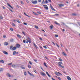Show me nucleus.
Instances as JSON below:
<instances>
[{"label": "nucleus", "instance_id": "61", "mask_svg": "<svg viewBox=\"0 0 80 80\" xmlns=\"http://www.w3.org/2000/svg\"><path fill=\"white\" fill-rule=\"evenodd\" d=\"M7 5L8 6H9H9L10 5V4L8 3H7Z\"/></svg>", "mask_w": 80, "mask_h": 80}, {"label": "nucleus", "instance_id": "39", "mask_svg": "<svg viewBox=\"0 0 80 80\" xmlns=\"http://www.w3.org/2000/svg\"><path fill=\"white\" fill-rule=\"evenodd\" d=\"M10 30L11 31H13V29L12 28H10Z\"/></svg>", "mask_w": 80, "mask_h": 80}, {"label": "nucleus", "instance_id": "30", "mask_svg": "<svg viewBox=\"0 0 80 80\" xmlns=\"http://www.w3.org/2000/svg\"><path fill=\"white\" fill-rule=\"evenodd\" d=\"M28 39L29 41H31V39L29 37H28Z\"/></svg>", "mask_w": 80, "mask_h": 80}, {"label": "nucleus", "instance_id": "21", "mask_svg": "<svg viewBox=\"0 0 80 80\" xmlns=\"http://www.w3.org/2000/svg\"><path fill=\"white\" fill-rule=\"evenodd\" d=\"M10 42H13V39H11L10 40Z\"/></svg>", "mask_w": 80, "mask_h": 80}, {"label": "nucleus", "instance_id": "52", "mask_svg": "<svg viewBox=\"0 0 80 80\" xmlns=\"http://www.w3.org/2000/svg\"><path fill=\"white\" fill-rule=\"evenodd\" d=\"M58 79L59 80H61V78H60L59 77H58Z\"/></svg>", "mask_w": 80, "mask_h": 80}, {"label": "nucleus", "instance_id": "45", "mask_svg": "<svg viewBox=\"0 0 80 80\" xmlns=\"http://www.w3.org/2000/svg\"><path fill=\"white\" fill-rule=\"evenodd\" d=\"M59 60L60 61H63L62 59L61 58H59Z\"/></svg>", "mask_w": 80, "mask_h": 80}, {"label": "nucleus", "instance_id": "63", "mask_svg": "<svg viewBox=\"0 0 80 80\" xmlns=\"http://www.w3.org/2000/svg\"><path fill=\"white\" fill-rule=\"evenodd\" d=\"M34 72H35V73H37V71H36V70H34Z\"/></svg>", "mask_w": 80, "mask_h": 80}, {"label": "nucleus", "instance_id": "64", "mask_svg": "<svg viewBox=\"0 0 80 80\" xmlns=\"http://www.w3.org/2000/svg\"><path fill=\"white\" fill-rule=\"evenodd\" d=\"M43 7H47V5H43Z\"/></svg>", "mask_w": 80, "mask_h": 80}, {"label": "nucleus", "instance_id": "15", "mask_svg": "<svg viewBox=\"0 0 80 80\" xmlns=\"http://www.w3.org/2000/svg\"><path fill=\"white\" fill-rule=\"evenodd\" d=\"M17 36L18 38H21V36L19 34H17Z\"/></svg>", "mask_w": 80, "mask_h": 80}, {"label": "nucleus", "instance_id": "55", "mask_svg": "<svg viewBox=\"0 0 80 80\" xmlns=\"http://www.w3.org/2000/svg\"><path fill=\"white\" fill-rule=\"evenodd\" d=\"M56 45L57 46V47H59V46H58V44H57V43H56Z\"/></svg>", "mask_w": 80, "mask_h": 80}, {"label": "nucleus", "instance_id": "9", "mask_svg": "<svg viewBox=\"0 0 80 80\" xmlns=\"http://www.w3.org/2000/svg\"><path fill=\"white\" fill-rule=\"evenodd\" d=\"M17 49V47H13L12 48V50H15Z\"/></svg>", "mask_w": 80, "mask_h": 80}, {"label": "nucleus", "instance_id": "59", "mask_svg": "<svg viewBox=\"0 0 80 80\" xmlns=\"http://www.w3.org/2000/svg\"><path fill=\"white\" fill-rule=\"evenodd\" d=\"M2 8L3 9H5V7L4 6H3Z\"/></svg>", "mask_w": 80, "mask_h": 80}, {"label": "nucleus", "instance_id": "34", "mask_svg": "<svg viewBox=\"0 0 80 80\" xmlns=\"http://www.w3.org/2000/svg\"><path fill=\"white\" fill-rule=\"evenodd\" d=\"M29 42V41L28 40V39H27L26 40V43H28Z\"/></svg>", "mask_w": 80, "mask_h": 80}, {"label": "nucleus", "instance_id": "43", "mask_svg": "<svg viewBox=\"0 0 80 80\" xmlns=\"http://www.w3.org/2000/svg\"><path fill=\"white\" fill-rule=\"evenodd\" d=\"M22 33L23 34V35H25V33L24 32L22 31Z\"/></svg>", "mask_w": 80, "mask_h": 80}, {"label": "nucleus", "instance_id": "46", "mask_svg": "<svg viewBox=\"0 0 80 80\" xmlns=\"http://www.w3.org/2000/svg\"><path fill=\"white\" fill-rule=\"evenodd\" d=\"M12 63H8V65H12Z\"/></svg>", "mask_w": 80, "mask_h": 80}, {"label": "nucleus", "instance_id": "13", "mask_svg": "<svg viewBox=\"0 0 80 80\" xmlns=\"http://www.w3.org/2000/svg\"><path fill=\"white\" fill-rule=\"evenodd\" d=\"M3 68H0V72H3Z\"/></svg>", "mask_w": 80, "mask_h": 80}, {"label": "nucleus", "instance_id": "1", "mask_svg": "<svg viewBox=\"0 0 80 80\" xmlns=\"http://www.w3.org/2000/svg\"><path fill=\"white\" fill-rule=\"evenodd\" d=\"M58 64L59 67H61V68H65V67H64V66H62V65H61V64H62V62H58Z\"/></svg>", "mask_w": 80, "mask_h": 80}, {"label": "nucleus", "instance_id": "18", "mask_svg": "<svg viewBox=\"0 0 80 80\" xmlns=\"http://www.w3.org/2000/svg\"><path fill=\"white\" fill-rule=\"evenodd\" d=\"M13 46L12 45L10 47V50H12L13 48Z\"/></svg>", "mask_w": 80, "mask_h": 80}, {"label": "nucleus", "instance_id": "53", "mask_svg": "<svg viewBox=\"0 0 80 80\" xmlns=\"http://www.w3.org/2000/svg\"><path fill=\"white\" fill-rule=\"evenodd\" d=\"M46 73V74H47V75H49V74L48 73V72H47Z\"/></svg>", "mask_w": 80, "mask_h": 80}, {"label": "nucleus", "instance_id": "33", "mask_svg": "<svg viewBox=\"0 0 80 80\" xmlns=\"http://www.w3.org/2000/svg\"><path fill=\"white\" fill-rule=\"evenodd\" d=\"M29 63L30 64V65H32V62H31V61H29Z\"/></svg>", "mask_w": 80, "mask_h": 80}, {"label": "nucleus", "instance_id": "16", "mask_svg": "<svg viewBox=\"0 0 80 80\" xmlns=\"http://www.w3.org/2000/svg\"><path fill=\"white\" fill-rule=\"evenodd\" d=\"M0 63H4V61H3V60H0Z\"/></svg>", "mask_w": 80, "mask_h": 80}, {"label": "nucleus", "instance_id": "23", "mask_svg": "<svg viewBox=\"0 0 80 80\" xmlns=\"http://www.w3.org/2000/svg\"><path fill=\"white\" fill-rule=\"evenodd\" d=\"M34 27H35V28H36L37 29H38V27L37 26L35 25V26H34Z\"/></svg>", "mask_w": 80, "mask_h": 80}, {"label": "nucleus", "instance_id": "50", "mask_svg": "<svg viewBox=\"0 0 80 80\" xmlns=\"http://www.w3.org/2000/svg\"><path fill=\"white\" fill-rule=\"evenodd\" d=\"M38 14H41V12H40L38 11Z\"/></svg>", "mask_w": 80, "mask_h": 80}, {"label": "nucleus", "instance_id": "11", "mask_svg": "<svg viewBox=\"0 0 80 80\" xmlns=\"http://www.w3.org/2000/svg\"><path fill=\"white\" fill-rule=\"evenodd\" d=\"M6 75L7 76H8V77H11L10 74L9 73H7Z\"/></svg>", "mask_w": 80, "mask_h": 80}, {"label": "nucleus", "instance_id": "6", "mask_svg": "<svg viewBox=\"0 0 80 80\" xmlns=\"http://www.w3.org/2000/svg\"><path fill=\"white\" fill-rule=\"evenodd\" d=\"M2 52L4 54H5V55H8V52H7L5 51H2Z\"/></svg>", "mask_w": 80, "mask_h": 80}, {"label": "nucleus", "instance_id": "56", "mask_svg": "<svg viewBox=\"0 0 80 80\" xmlns=\"http://www.w3.org/2000/svg\"><path fill=\"white\" fill-rule=\"evenodd\" d=\"M23 42L24 43H25V40H23Z\"/></svg>", "mask_w": 80, "mask_h": 80}, {"label": "nucleus", "instance_id": "10", "mask_svg": "<svg viewBox=\"0 0 80 80\" xmlns=\"http://www.w3.org/2000/svg\"><path fill=\"white\" fill-rule=\"evenodd\" d=\"M44 4H45L46 3H48V2L47 0H46L44 2Z\"/></svg>", "mask_w": 80, "mask_h": 80}, {"label": "nucleus", "instance_id": "35", "mask_svg": "<svg viewBox=\"0 0 80 80\" xmlns=\"http://www.w3.org/2000/svg\"><path fill=\"white\" fill-rule=\"evenodd\" d=\"M44 8H45L46 10H48V8L47 7H44Z\"/></svg>", "mask_w": 80, "mask_h": 80}, {"label": "nucleus", "instance_id": "31", "mask_svg": "<svg viewBox=\"0 0 80 80\" xmlns=\"http://www.w3.org/2000/svg\"><path fill=\"white\" fill-rule=\"evenodd\" d=\"M21 68H22V69H25V67H23L22 66H21Z\"/></svg>", "mask_w": 80, "mask_h": 80}, {"label": "nucleus", "instance_id": "60", "mask_svg": "<svg viewBox=\"0 0 80 80\" xmlns=\"http://www.w3.org/2000/svg\"><path fill=\"white\" fill-rule=\"evenodd\" d=\"M32 43L34 45V46H35V45H36V44H35V43L34 42H33Z\"/></svg>", "mask_w": 80, "mask_h": 80}, {"label": "nucleus", "instance_id": "22", "mask_svg": "<svg viewBox=\"0 0 80 80\" xmlns=\"http://www.w3.org/2000/svg\"><path fill=\"white\" fill-rule=\"evenodd\" d=\"M16 54V51H14L13 52V55H15V54Z\"/></svg>", "mask_w": 80, "mask_h": 80}, {"label": "nucleus", "instance_id": "38", "mask_svg": "<svg viewBox=\"0 0 80 80\" xmlns=\"http://www.w3.org/2000/svg\"><path fill=\"white\" fill-rule=\"evenodd\" d=\"M8 9H9V10H10V11H11V12H13V11H12V10L10 8H8Z\"/></svg>", "mask_w": 80, "mask_h": 80}, {"label": "nucleus", "instance_id": "5", "mask_svg": "<svg viewBox=\"0 0 80 80\" xmlns=\"http://www.w3.org/2000/svg\"><path fill=\"white\" fill-rule=\"evenodd\" d=\"M50 7L52 9V10H54V11H56V10H55V9H54V8H53V7H52V6L51 5V4L50 5Z\"/></svg>", "mask_w": 80, "mask_h": 80}, {"label": "nucleus", "instance_id": "41", "mask_svg": "<svg viewBox=\"0 0 80 80\" xmlns=\"http://www.w3.org/2000/svg\"><path fill=\"white\" fill-rule=\"evenodd\" d=\"M30 75H31V76H34V75H33V74H32L31 73L30 74Z\"/></svg>", "mask_w": 80, "mask_h": 80}, {"label": "nucleus", "instance_id": "36", "mask_svg": "<svg viewBox=\"0 0 80 80\" xmlns=\"http://www.w3.org/2000/svg\"><path fill=\"white\" fill-rule=\"evenodd\" d=\"M59 15V14H56L55 15H54V16H58Z\"/></svg>", "mask_w": 80, "mask_h": 80}, {"label": "nucleus", "instance_id": "12", "mask_svg": "<svg viewBox=\"0 0 80 80\" xmlns=\"http://www.w3.org/2000/svg\"><path fill=\"white\" fill-rule=\"evenodd\" d=\"M53 25H52L51 26L49 27V28H50V29L52 30L53 29Z\"/></svg>", "mask_w": 80, "mask_h": 80}, {"label": "nucleus", "instance_id": "57", "mask_svg": "<svg viewBox=\"0 0 80 80\" xmlns=\"http://www.w3.org/2000/svg\"><path fill=\"white\" fill-rule=\"evenodd\" d=\"M34 62H37V60H36V59H34Z\"/></svg>", "mask_w": 80, "mask_h": 80}, {"label": "nucleus", "instance_id": "2", "mask_svg": "<svg viewBox=\"0 0 80 80\" xmlns=\"http://www.w3.org/2000/svg\"><path fill=\"white\" fill-rule=\"evenodd\" d=\"M32 3L33 4H35L37 3V1H32Z\"/></svg>", "mask_w": 80, "mask_h": 80}, {"label": "nucleus", "instance_id": "8", "mask_svg": "<svg viewBox=\"0 0 80 80\" xmlns=\"http://www.w3.org/2000/svg\"><path fill=\"white\" fill-rule=\"evenodd\" d=\"M67 78L68 80H71V78H70V77H69L68 76H67Z\"/></svg>", "mask_w": 80, "mask_h": 80}, {"label": "nucleus", "instance_id": "28", "mask_svg": "<svg viewBox=\"0 0 80 80\" xmlns=\"http://www.w3.org/2000/svg\"><path fill=\"white\" fill-rule=\"evenodd\" d=\"M0 19H3V17L2 16L0 15Z\"/></svg>", "mask_w": 80, "mask_h": 80}, {"label": "nucleus", "instance_id": "44", "mask_svg": "<svg viewBox=\"0 0 80 80\" xmlns=\"http://www.w3.org/2000/svg\"><path fill=\"white\" fill-rule=\"evenodd\" d=\"M28 68H31V66L30 65H28Z\"/></svg>", "mask_w": 80, "mask_h": 80}, {"label": "nucleus", "instance_id": "27", "mask_svg": "<svg viewBox=\"0 0 80 80\" xmlns=\"http://www.w3.org/2000/svg\"><path fill=\"white\" fill-rule=\"evenodd\" d=\"M44 66H45V67H47V65H46V63H45V62H44Z\"/></svg>", "mask_w": 80, "mask_h": 80}, {"label": "nucleus", "instance_id": "14", "mask_svg": "<svg viewBox=\"0 0 80 80\" xmlns=\"http://www.w3.org/2000/svg\"><path fill=\"white\" fill-rule=\"evenodd\" d=\"M4 45L7 46V45H8V43L6 42L4 43Z\"/></svg>", "mask_w": 80, "mask_h": 80}, {"label": "nucleus", "instance_id": "29", "mask_svg": "<svg viewBox=\"0 0 80 80\" xmlns=\"http://www.w3.org/2000/svg\"><path fill=\"white\" fill-rule=\"evenodd\" d=\"M45 58H46V59H47V60H49V59L48 58L47 56H45Z\"/></svg>", "mask_w": 80, "mask_h": 80}, {"label": "nucleus", "instance_id": "48", "mask_svg": "<svg viewBox=\"0 0 80 80\" xmlns=\"http://www.w3.org/2000/svg\"><path fill=\"white\" fill-rule=\"evenodd\" d=\"M33 13H34L35 15H38V14H37L36 13L34 12H33Z\"/></svg>", "mask_w": 80, "mask_h": 80}, {"label": "nucleus", "instance_id": "17", "mask_svg": "<svg viewBox=\"0 0 80 80\" xmlns=\"http://www.w3.org/2000/svg\"><path fill=\"white\" fill-rule=\"evenodd\" d=\"M55 73L56 75H57L58 76H60V74H59L58 72H56Z\"/></svg>", "mask_w": 80, "mask_h": 80}, {"label": "nucleus", "instance_id": "62", "mask_svg": "<svg viewBox=\"0 0 80 80\" xmlns=\"http://www.w3.org/2000/svg\"><path fill=\"white\" fill-rule=\"evenodd\" d=\"M44 0H43V2H42V4H43V2H44Z\"/></svg>", "mask_w": 80, "mask_h": 80}, {"label": "nucleus", "instance_id": "24", "mask_svg": "<svg viewBox=\"0 0 80 80\" xmlns=\"http://www.w3.org/2000/svg\"><path fill=\"white\" fill-rule=\"evenodd\" d=\"M43 47H44V48H45V49H47V48H48L46 46H43Z\"/></svg>", "mask_w": 80, "mask_h": 80}, {"label": "nucleus", "instance_id": "25", "mask_svg": "<svg viewBox=\"0 0 80 80\" xmlns=\"http://www.w3.org/2000/svg\"><path fill=\"white\" fill-rule=\"evenodd\" d=\"M55 24H56V25H60V24H59L58 22H55Z\"/></svg>", "mask_w": 80, "mask_h": 80}, {"label": "nucleus", "instance_id": "4", "mask_svg": "<svg viewBox=\"0 0 80 80\" xmlns=\"http://www.w3.org/2000/svg\"><path fill=\"white\" fill-rule=\"evenodd\" d=\"M41 75L42 76H46V74L44 73L43 72L41 73Z\"/></svg>", "mask_w": 80, "mask_h": 80}, {"label": "nucleus", "instance_id": "42", "mask_svg": "<svg viewBox=\"0 0 80 80\" xmlns=\"http://www.w3.org/2000/svg\"><path fill=\"white\" fill-rule=\"evenodd\" d=\"M24 25H27V23L25 22H24L23 23Z\"/></svg>", "mask_w": 80, "mask_h": 80}, {"label": "nucleus", "instance_id": "3", "mask_svg": "<svg viewBox=\"0 0 80 80\" xmlns=\"http://www.w3.org/2000/svg\"><path fill=\"white\" fill-rule=\"evenodd\" d=\"M16 47H17L18 48H19L20 47V45L19 44H16Z\"/></svg>", "mask_w": 80, "mask_h": 80}, {"label": "nucleus", "instance_id": "49", "mask_svg": "<svg viewBox=\"0 0 80 80\" xmlns=\"http://www.w3.org/2000/svg\"><path fill=\"white\" fill-rule=\"evenodd\" d=\"M55 37H58V35H55Z\"/></svg>", "mask_w": 80, "mask_h": 80}, {"label": "nucleus", "instance_id": "32", "mask_svg": "<svg viewBox=\"0 0 80 80\" xmlns=\"http://www.w3.org/2000/svg\"><path fill=\"white\" fill-rule=\"evenodd\" d=\"M12 26H13V27H15V23H12Z\"/></svg>", "mask_w": 80, "mask_h": 80}, {"label": "nucleus", "instance_id": "54", "mask_svg": "<svg viewBox=\"0 0 80 80\" xmlns=\"http://www.w3.org/2000/svg\"><path fill=\"white\" fill-rule=\"evenodd\" d=\"M39 40H41V41L43 40V39H42V38H39Z\"/></svg>", "mask_w": 80, "mask_h": 80}, {"label": "nucleus", "instance_id": "26", "mask_svg": "<svg viewBox=\"0 0 80 80\" xmlns=\"http://www.w3.org/2000/svg\"><path fill=\"white\" fill-rule=\"evenodd\" d=\"M24 75H27V72H24Z\"/></svg>", "mask_w": 80, "mask_h": 80}, {"label": "nucleus", "instance_id": "19", "mask_svg": "<svg viewBox=\"0 0 80 80\" xmlns=\"http://www.w3.org/2000/svg\"><path fill=\"white\" fill-rule=\"evenodd\" d=\"M12 67H13V68H16V67L15 66V65L13 64V65H12Z\"/></svg>", "mask_w": 80, "mask_h": 80}, {"label": "nucleus", "instance_id": "58", "mask_svg": "<svg viewBox=\"0 0 80 80\" xmlns=\"http://www.w3.org/2000/svg\"><path fill=\"white\" fill-rule=\"evenodd\" d=\"M38 2H42V0H38Z\"/></svg>", "mask_w": 80, "mask_h": 80}, {"label": "nucleus", "instance_id": "20", "mask_svg": "<svg viewBox=\"0 0 80 80\" xmlns=\"http://www.w3.org/2000/svg\"><path fill=\"white\" fill-rule=\"evenodd\" d=\"M62 55H64V56H67V54L64 52H62Z\"/></svg>", "mask_w": 80, "mask_h": 80}, {"label": "nucleus", "instance_id": "47", "mask_svg": "<svg viewBox=\"0 0 80 80\" xmlns=\"http://www.w3.org/2000/svg\"><path fill=\"white\" fill-rule=\"evenodd\" d=\"M21 4H22V5H23V2L21 1Z\"/></svg>", "mask_w": 80, "mask_h": 80}, {"label": "nucleus", "instance_id": "40", "mask_svg": "<svg viewBox=\"0 0 80 80\" xmlns=\"http://www.w3.org/2000/svg\"><path fill=\"white\" fill-rule=\"evenodd\" d=\"M72 15H73V16H76V15H76V14L75 13H73L72 14Z\"/></svg>", "mask_w": 80, "mask_h": 80}, {"label": "nucleus", "instance_id": "7", "mask_svg": "<svg viewBox=\"0 0 80 80\" xmlns=\"http://www.w3.org/2000/svg\"><path fill=\"white\" fill-rule=\"evenodd\" d=\"M58 5L60 7H62V6H64V5L63 4H59Z\"/></svg>", "mask_w": 80, "mask_h": 80}, {"label": "nucleus", "instance_id": "37", "mask_svg": "<svg viewBox=\"0 0 80 80\" xmlns=\"http://www.w3.org/2000/svg\"><path fill=\"white\" fill-rule=\"evenodd\" d=\"M34 46L36 48H38V47H37V46L36 45V44Z\"/></svg>", "mask_w": 80, "mask_h": 80}, {"label": "nucleus", "instance_id": "51", "mask_svg": "<svg viewBox=\"0 0 80 80\" xmlns=\"http://www.w3.org/2000/svg\"><path fill=\"white\" fill-rule=\"evenodd\" d=\"M17 22H18V23H20V21L19 20H18L17 21Z\"/></svg>", "mask_w": 80, "mask_h": 80}]
</instances>
